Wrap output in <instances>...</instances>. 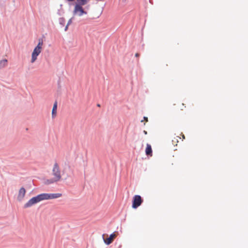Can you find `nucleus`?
<instances>
[{
    "mask_svg": "<svg viewBox=\"0 0 248 248\" xmlns=\"http://www.w3.org/2000/svg\"><path fill=\"white\" fill-rule=\"evenodd\" d=\"M7 62V61L6 59L0 61V69L4 67L6 65Z\"/></svg>",
    "mask_w": 248,
    "mask_h": 248,
    "instance_id": "obj_12",
    "label": "nucleus"
},
{
    "mask_svg": "<svg viewBox=\"0 0 248 248\" xmlns=\"http://www.w3.org/2000/svg\"><path fill=\"white\" fill-rule=\"evenodd\" d=\"M26 192V190L23 187L20 188V189L19 190L18 193V196H17L18 200H19V201L22 200L25 195Z\"/></svg>",
    "mask_w": 248,
    "mask_h": 248,
    "instance_id": "obj_7",
    "label": "nucleus"
},
{
    "mask_svg": "<svg viewBox=\"0 0 248 248\" xmlns=\"http://www.w3.org/2000/svg\"><path fill=\"white\" fill-rule=\"evenodd\" d=\"M185 136L183 135V139H185Z\"/></svg>",
    "mask_w": 248,
    "mask_h": 248,
    "instance_id": "obj_19",
    "label": "nucleus"
},
{
    "mask_svg": "<svg viewBox=\"0 0 248 248\" xmlns=\"http://www.w3.org/2000/svg\"><path fill=\"white\" fill-rule=\"evenodd\" d=\"M73 14L75 16H81L83 15H87V12L83 7V6L75 4L73 10Z\"/></svg>",
    "mask_w": 248,
    "mask_h": 248,
    "instance_id": "obj_4",
    "label": "nucleus"
},
{
    "mask_svg": "<svg viewBox=\"0 0 248 248\" xmlns=\"http://www.w3.org/2000/svg\"><path fill=\"white\" fill-rule=\"evenodd\" d=\"M52 174L53 177L49 180H48V184L57 182L61 180V171L59 166L57 162H55L54 164Z\"/></svg>",
    "mask_w": 248,
    "mask_h": 248,
    "instance_id": "obj_2",
    "label": "nucleus"
},
{
    "mask_svg": "<svg viewBox=\"0 0 248 248\" xmlns=\"http://www.w3.org/2000/svg\"><path fill=\"white\" fill-rule=\"evenodd\" d=\"M144 120H145L146 122L148 121V118L146 117H144Z\"/></svg>",
    "mask_w": 248,
    "mask_h": 248,
    "instance_id": "obj_15",
    "label": "nucleus"
},
{
    "mask_svg": "<svg viewBox=\"0 0 248 248\" xmlns=\"http://www.w3.org/2000/svg\"><path fill=\"white\" fill-rule=\"evenodd\" d=\"M145 153L147 156H152L153 155L152 149L151 145L148 143L146 144L145 149Z\"/></svg>",
    "mask_w": 248,
    "mask_h": 248,
    "instance_id": "obj_8",
    "label": "nucleus"
},
{
    "mask_svg": "<svg viewBox=\"0 0 248 248\" xmlns=\"http://www.w3.org/2000/svg\"><path fill=\"white\" fill-rule=\"evenodd\" d=\"M71 22H72V19H70L68 21V23H67V26H69V25L71 24Z\"/></svg>",
    "mask_w": 248,
    "mask_h": 248,
    "instance_id": "obj_13",
    "label": "nucleus"
},
{
    "mask_svg": "<svg viewBox=\"0 0 248 248\" xmlns=\"http://www.w3.org/2000/svg\"><path fill=\"white\" fill-rule=\"evenodd\" d=\"M104 236L105 234H103L102 236L104 239V241L106 244L108 245L113 241L114 239L116 237V234L115 233H113L110 235L108 238L106 239L104 238Z\"/></svg>",
    "mask_w": 248,
    "mask_h": 248,
    "instance_id": "obj_6",
    "label": "nucleus"
},
{
    "mask_svg": "<svg viewBox=\"0 0 248 248\" xmlns=\"http://www.w3.org/2000/svg\"><path fill=\"white\" fill-rule=\"evenodd\" d=\"M97 106L99 107V106H100V105H99V104H98V105H97Z\"/></svg>",
    "mask_w": 248,
    "mask_h": 248,
    "instance_id": "obj_20",
    "label": "nucleus"
},
{
    "mask_svg": "<svg viewBox=\"0 0 248 248\" xmlns=\"http://www.w3.org/2000/svg\"><path fill=\"white\" fill-rule=\"evenodd\" d=\"M68 0V1H74V0Z\"/></svg>",
    "mask_w": 248,
    "mask_h": 248,
    "instance_id": "obj_18",
    "label": "nucleus"
},
{
    "mask_svg": "<svg viewBox=\"0 0 248 248\" xmlns=\"http://www.w3.org/2000/svg\"><path fill=\"white\" fill-rule=\"evenodd\" d=\"M57 102L55 101L54 103L52 110V117L55 118L57 115Z\"/></svg>",
    "mask_w": 248,
    "mask_h": 248,
    "instance_id": "obj_9",
    "label": "nucleus"
},
{
    "mask_svg": "<svg viewBox=\"0 0 248 248\" xmlns=\"http://www.w3.org/2000/svg\"><path fill=\"white\" fill-rule=\"evenodd\" d=\"M90 0H76V5L83 6L86 5Z\"/></svg>",
    "mask_w": 248,
    "mask_h": 248,
    "instance_id": "obj_10",
    "label": "nucleus"
},
{
    "mask_svg": "<svg viewBox=\"0 0 248 248\" xmlns=\"http://www.w3.org/2000/svg\"><path fill=\"white\" fill-rule=\"evenodd\" d=\"M140 56V54L139 53H137L135 54V57H139Z\"/></svg>",
    "mask_w": 248,
    "mask_h": 248,
    "instance_id": "obj_14",
    "label": "nucleus"
},
{
    "mask_svg": "<svg viewBox=\"0 0 248 248\" xmlns=\"http://www.w3.org/2000/svg\"><path fill=\"white\" fill-rule=\"evenodd\" d=\"M143 202L140 196L136 195L133 197L132 201V208L134 209L137 208L140 206Z\"/></svg>",
    "mask_w": 248,
    "mask_h": 248,
    "instance_id": "obj_5",
    "label": "nucleus"
},
{
    "mask_svg": "<svg viewBox=\"0 0 248 248\" xmlns=\"http://www.w3.org/2000/svg\"><path fill=\"white\" fill-rule=\"evenodd\" d=\"M68 26H67V25L66 26L65 28V31H66V30H67V29H68Z\"/></svg>",
    "mask_w": 248,
    "mask_h": 248,
    "instance_id": "obj_17",
    "label": "nucleus"
},
{
    "mask_svg": "<svg viewBox=\"0 0 248 248\" xmlns=\"http://www.w3.org/2000/svg\"><path fill=\"white\" fill-rule=\"evenodd\" d=\"M61 196L60 193H42L31 199L25 204L24 207L28 208L42 201L56 199Z\"/></svg>",
    "mask_w": 248,
    "mask_h": 248,
    "instance_id": "obj_1",
    "label": "nucleus"
},
{
    "mask_svg": "<svg viewBox=\"0 0 248 248\" xmlns=\"http://www.w3.org/2000/svg\"><path fill=\"white\" fill-rule=\"evenodd\" d=\"M143 133H144V134H145V135H146V134H147V131H145V130H144V131H143Z\"/></svg>",
    "mask_w": 248,
    "mask_h": 248,
    "instance_id": "obj_16",
    "label": "nucleus"
},
{
    "mask_svg": "<svg viewBox=\"0 0 248 248\" xmlns=\"http://www.w3.org/2000/svg\"><path fill=\"white\" fill-rule=\"evenodd\" d=\"M43 46V40L42 39L39 40V42L37 46L34 48L31 54V62L33 63L37 58V56L41 53Z\"/></svg>",
    "mask_w": 248,
    "mask_h": 248,
    "instance_id": "obj_3",
    "label": "nucleus"
},
{
    "mask_svg": "<svg viewBox=\"0 0 248 248\" xmlns=\"http://www.w3.org/2000/svg\"><path fill=\"white\" fill-rule=\"evenodd\" d=\"M180 140H181V138L178 136L173 138L172 140V143L174 146H176L177 145V143L179 142Z\"/></svg>",
    "mask_w": 248,
    "mask_h": 248,
    "instance_id": "obj_11",
    "label": "nucleus"
}]
</instances>
